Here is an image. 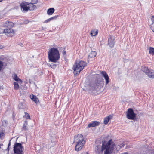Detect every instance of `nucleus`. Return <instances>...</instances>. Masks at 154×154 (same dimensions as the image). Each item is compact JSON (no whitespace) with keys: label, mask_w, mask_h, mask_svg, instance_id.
Wrapping results in <instances>:
<instances>
[{"label":"nucleus","mask_w":154,"mask_h":154,"mask_svg":"<svg viewBox=\"0 0 154 154\" xmlns=\"http://www.w3.org/2000/svg\"><path fill=\"white\" fill-rule=\"evenodd\" d=\"M102 143L101 151L103 154H111L114 149L118 151L125 145L124 143L115 145L112 140H110L107 142L103 141Z\"/></svg>","instance_id":"1"},{"label":"nucleus","mask_w":154,"mask_h":154,"mask_svg":"<svg viewBox=\"0 0 154 154\" xmlns=\"http://www.w3.org/2000/svg\"><path fill=\"white\" fill-rule=\"evenodd\" d=\"M48 57L49 60L56 62L60 58L59 52L57 48H51L48 52Z\"/></svg>","instance_id":"2"},{"label":"nucleus","mask_w":154,"mask_h":154,"mask_svg":"<svg viewBox=\"0 0 154 154\" xmlns=\"http://www.w3.org/2000/svg\"><path fill=\"white\" fill-rule=\"evenodd\" d=\"M74 142L76 143L75 146V150L77 151L80 150L85 143L82 135L81 134L75 136L74 137Z\"/></svg>","instance_id":"3"},{"label":"nucleus","mask_w":154,"mask_h":154,"mask_svg":"<svg viewBox=\"0 0 154 154\" xmlns=\"http://www.w3.org/2000/svg\"><path fill=\"white\" fill-rule=\"evenodd\" d=\"M86 65V63L83 61H76L73 67V69L75 72V74H79Z\"/></svg>","instance_id":"4"},{"label":"nucleus","mask_w":154,"mask_h":154,"mask_svg":"<svg viewBox=\"0 0 154 154\" xmlns=\"http://www.w3.org/2000/svg\"><path fill=\"white\" fill-rule=\"evenodd\" d=\"M103 79L102 78L99 79L96 82H93L91 84L90 88L98 91L103 87Z\"/></svg>","instance_id":"5"},{"label":"nucleus","mask_w":154,"mask_h":154,"mask_svg":"<svg viewBox=\"0 0 154 154\" xmlns=\"http://www.w3.org/2000/svg\"><path fill=\"white\" fill-rule=\"evenodd\" d=\"M24 149L20 143H16L14 144V151L15 154H23Z\"/></svg>","instance_id":"6"},{"label":"nucleus","mask_w":154,"mask_h":154,"mask_svg":"<svg viewBox=\"0 0 154 154\" xmlns=\"http://www.w3.org/2000/svg\"><path fill=\"white\" fill-rule=\"evenodd\" d=\"M5 33L8 37H12L14 34V31L11 28L5 29L2 32Z\"/></svg>","instance_id":"7"},{"label":"nucleus","mask_w":154,"mask_h":154,"mask_svg":"<svg viewBox=\"0 0 154 154\" xmlns=\"http://www.w3.org/2000/svg\"><path fill=\"white\" fill-rule=\"evenodd\" d=\"M136 114L134 113L132 109L129 108L128 109V111L127 112L126 116L127 118L131 120H134L135 118Z\"/></svg>","instance_id":"8"},{"label":"nucleus","mask_w":154,"mask_h":154,"mask_svg":"<svg viewBox=\"0 0 154 154\" xmlns=\"http://www.w3.org/2000/svg\"><path fill=\"white\" fill-rule=\"evenodd\" d=\"M115 41L114 37L109 35L108 37V45L110 47H113L115 44Z\"/></svg>","instance_id":"9"},{"label":"nucleus","mask_w":154,"mask_h":154,"mask_svg":"<svg viewBox=\"0 0 154 154\" xmlns=\"http://www.w3.org/2000/svg\"><path fill=\"white\" fill-rule=\"evenodd\" d=\"M28 2H23L20 5L21 10L24 11H27L29 10L28 6Z\"/></svg>","instance_id":"10"},{"label":"nucleus","mask_w":154,"mask_h":154,"mask_svg":"<svg viewBox=\"0 0 154 154\" xmlns=\"http://www.w3.org/2000/svg\"><path fill=\"white\" fill-rule=\"evenodd\" d=\"M14 23L9 21H6L4 23H3L2 24V26L5 28H12L14 26Z\"/></svg>","instance_id":"11"},{"label":"nucleus","mask_w":154,"mask_h":154,"mask_svg":"<svg viewBox=\"0 0 154 154\" xmlns=\"http://www.w3.org/2000/svg\"><path fill=\"white\" fill-rule=\"evenodd\" d=\"M101 75L103 77L106 81L105 84L107 85L109 82V77L106 72L102 71L100 72Z\"/></svg>","instance_id":"12"},{"label":"nucleus","mask_w":154,"mask_h":154,"mask_svg":"<svg viewBox=\"0 0 154 154\" xmlns=\"http://www.w3.org/2000/svg\"><path fill=\"white\" fill-rule=\"evenodd\" d=\"M100 122L98 121H95L89 123L88 126V128L91 127H95L100 125Z\"/></svg>","instance_id":"13"},{"label":"nucleus","mask_w":154,"mask_h":154,"mask_svg":"<svg viewBox=\"0 0 154 154\" xmlns=\"http://www.w3.org/2000/svg\"><path fill=\"white\" fill-rule=\"evenodd\" d=\"M28 6L29 10H33L36 8V6L32 3H28Z\"/></svg>","instance_id":"14"},{"label":"nucleus","mask_w":154,"mask_h":154,"mask_svg":"<svg viewBox=\"0 0 154 154\" xmlns=\"http://www.w3.org/2000/svg\"><path fill=\"white\" fill-rule=\"evenodd\" d=\"M18 107L20 109H24L26 108V104L23 102H20L18 105Z\"/></svg>","instance_id":"15"},{"label":"nucleus","mask_w":154,"mask_h":154,"mask_svg":"<svg viewBox=\"0 0 154 154\" xmlns=\"http://www.w3.org/2000/svg\"><path fill=\"white\" fill-rule=\"evenodd\" d=\"M147 76L150 78H154V71L152 70H150L148 73H147Z\"/></svg>","instance_id":"16"},{"label":"nucleus","mask_w":154,"mask_h":154,"mask_svg":"<svg viewBox=\"0 0 154 154\" xmlns=\"http://www.w3.org/2000/svg\"><path fill=\"white\" fill-rule=\"evenodd\" d=\"M112 116L111 115H109L104 119V123L105 124H107L109 120L112 118Z\"/></svg>","instance_id":"17"},{"label":"nucleus","mask_w":154,"mask_h":154,"mask_svg":"<svg viewBox=\"0 0 154 154\" xmlns=\"http://www.w3.org/2000/svg\"><path fill=\"white\" fill-rule=\"evenodd\" d=\"M13 79L15 81H17L18 82V83L20 84L22 83V81L20 78L18 77L16 74H14L13 75Z\"/></svg>","instance_id":"18"},{"label":"nucleus","mask_w":154,"mask_h":154,"mask_svg":"<svg viewBox=\"0 0 154 154\" xmlns=\"http://www.w3.org/2000/svg\"><path fill=\"white\" fill-rule=\"evenodd\" d=\"M151 19L152 23L150 26V27L153 32H154V16H152Z\"/></svg>","instance_id":"19"},{"label":"nucleus","mask_w":154,"mask_h":154,"mask_svg":"<svg viewBox=\"0 0 154 154\" xmlns=\"http://www.w3.org/2000/svg\"><path fill=\"white\" fill-rule=\"evenodd\" d=\"M54 9L53 8H51L47 11V14L48 15H51L54 12Z\"/></svg>","instance_id":"20"},{"label":"nucleus","mask_w":154,"mask_h":154,"mask_svg":"<svg viewBox=\"0 0 154 154\" xmlns=\"http://www.w3.org/2000/svg\"><path fill=\"white\" fill-rule=\"evenodd\" d=\"M30 97L36 103H37L38 102V100L37 98L35 96L32 95H30Z\"/></svg>","instance_id":"21"},{"label":"nucleus","mask_w":154,"mask_h":154,"mask_svg":"<svg viewBox=\"0 0 154 154\" xmlns=\"http://www.w3.org/2000/svg\"><path fill=\"white\" fill-rule=\"evenodd\" d=\"M27 125V121H25V123H24L23 126L22 128V131H26L28 130Z\"/></svg>","instance_id":"22"},{"label":"nucleus","mask_w":154,"mask_h":154,"mask_svg":"<svg viewBox=\"0 0 154 154\" xmlns=\"http://www.w3.org/2000/svg\"><path fill=\"white\" fill-rule=\"evenodd\" d=\"M96 54L97 53L95 51H92L89 55L88 57L90 58L95 57Z\"/></svg>","instance_id":"23"},{"label":"nucleus","mask_w":154,"mask_h":154,"mask_svg":"<svg viewBox=\"0 0 154 154\" xmlns=\"http://www.w3.org/2000/svg\"><path fill=\"white\" fill-rule=\"evenodd\" d=\"M142 70L145 72L147 75L150 70L147 67H145L142 68Z\"/></svg>","instance_id":"24"},{"label":"nucleus","mask_w":154,"mask_h":154,"mask_svg":"<svg viewBox=\"0 0 154 154\" xmlns=\"http://www.w3.org/2000/svg\"><path fill=\"white\" fill-rule=\"evenodd\" d=\"M58 17V16H54L52 17H51V18H50L44 21V22L45 23H47L50 21L52 20L56 19Z\"/></svg>","instance_id":"25"},{"label":"nucleus","mask_w":154,"mask_h":154,"mask_svg":"<svg viewBox=\"0 0 154 154\" xmlns=\"http://www.w3.org/2000/svg\"><path fill=\"white\" fill-rule=\"evenodd\" d=\"M98 33V30H93L91 31L90 34L92 36H96Z\"/></svg>","instance_id":"26"},{"label":"nucleus","mask_w":154,"mask_h":154,"mask_svg":"<svg viewBox=\"0 0 154 154\" xmlns=\"http://www.w3.org/2000/svg\"><path fill=\"white\" fill-rule=\"evenodd\" d=\"M149 53L152 55H154V48L151 47L149 48Z\"/></svg>","instance_id":"27"},{"label":"nucleus","mask_w":154,"mask_h":154,"mask_svg":"<svg viewBox=\"0 0 154 154\" xmlns=\"http://www.w3.org/2000/svg\"><path fill=\"white\" fill-rule=\"evenodd\" d=\"M14 88L15 90H17L19 88V86L17 82H14Z\"/></svg>","instance_id":"28"},{"label":"nucleus","mask_w":154,"mask_h":154,"mask_svg":"<svg viewBox=\"0 0 154 154\" xmlns=\"http://www.w3.org/2000/svg\"><path fill=\"white\" fill-rule=\"evenodd\" d=\"M25 117H26L27 119H30V116L27 113L25 112Z\"/></svg>","instance_id":"29"},{"label":"nucleus","mask_w":154,"mask_h":154,"mask_svg":"<svg viewBox=\"0 0 154 154\" xmlns=\"http://www.w3.org/2000/svg\"><path fill=\"white\" fill-rule=\"evenodd\" d=\"M3 66V63L0 60V71L1 70Z\"/></svg>","instance_id":"30"},{"label":"nucleus","mask_w":154,"mask_h":154,"mask_svg":"<svg viewBox=\"0 0 154 154\" xmlns=\"http://www.w3.org/2000/svg\"><path fill=\"white\" fill-rule=\"evenodd\" d=\"M38 2V0H31V2L33 4H35L37 3Z\"/></svg>","instance_id":"31"},{"label":"nucleus","mask_w":154,"mask_h":154,"mask_svg":"<svg viewBox=\"0 0 154 154\" xmlns=\"http://www.w3.org/2000/svg\"><path fill=\"white\" fill-rule=\"evenodd\" d=\"M50 66L52 68H54L56 67V65L54 64H52L50 65Z\"/></svg>","instance_id":"32"},{"label":"nucleus","mask_w":154,"mask_h":154,"mask_svg":"<svg viewBox=\"0 0 154 154\" xmlns=\"http://www.w3.org/2000/svg\"><path fill=\"white\" fill-rule=\"evenodd\" d=\"M4 135V133H1L0 134V137L2 138Z\"/></svg>","instance_id":"33"},{"label":"nucleus","mask_w":154,"mask_h":154,"mask_svg":"<svg viewBox=\"0 0 154 154\" xmlns=\"http://www.w3.org/2000/svg\"><path fill=\"white\" fill-rule=\"evenodd\" d=\"M3 48H4V46L3 45H0V49H2Z\"/></svg>","instance_id":"34"},{"label":"nucleus","mask_w":154,"mask_h":154,"mask_svg":"<svg viewBox=\"0 0 154 154\" xmlns=\"http://www.w3.org/2000/svg\"><path fill=\"white\" fill-rule=\"evenodd\" d=\"M10 144H11V143L10 142H9V143L8 145V150L9 149V146H10Z\"/></svg>","instance_id":"35"},{"label":"nucleus","mask_w":154,"mask_h":154,"mask_svg":"<svg viewBox=\"0 0 154 154\" xmlns=\"http://www.w3.org/2000/svg\"><path fill=\"white\" fill-rule=\"evenodd\" d=\"M6 123V121L5 120H4L2 122V124L3 125H4V123Z\"/></svg>","instance_id":"36"},{"label":"nucleus","mask_w":154,"mask_h":154,"mask_svg":"<svg viewBox=\"0 0 154 154\" xmlns=\"http://www.w3.org/2000/svg\"><path fill=\"white\" fill-rule=\"evenodd\" d=\"M66 54V52L65 51H64L63 52V55H65Z\"/></svg>","instance_id":"37"},{"label":"nucleus","mask_w":154,"mask_h":154,"mask_svg":"<svg viewBox=\"0 0 154 154\" xmlns=\"http://www.w3.org/2000/svg\"><path fill=\"white\" fill-rule=\"evenodd\" d=\"M103 40H102V41H100V45H102L103 44Z\"/></svg>","instance_id":"38"},{"label":"nucleus","mask_w":154,"mask_h":154,"mask_svg":"<svg viewBox=\"0 0 154 154\" xmlns=\"http://www.w3.org/2000/svg\"><path fill=\"white\" fill-rule=\"evenodd\" d=\"M3 145L2 143H0V149L1 148V146Z\"/></svg>","instance_id":"39"},{"label":"nucleus","mask_w":154,"mask_h":154,"mask_svg":"<svg viewBox=\"0 0 154 154\" xmlns=\"http://www.w3.org/2000/svg\"><path fill=\"white\" fill-rule=\"evenodd\" d=\"M29 23V21L28 20L26 21L25 22V23Z\"/></svg>","instance_id":"40"},{"label":"nucleus","mask_w":154,"mask_h":154,"mask_svg":"<svg viewBox=\"0 0 154 154\" xmlns=\"http://www.w3.org/2000/svg\"><path fill=\"white\" fill-rule=\"evenodd\" d=\"M3 0H0V2H1Z\"/></svg>","instance_id":"41"}]
</instances>
